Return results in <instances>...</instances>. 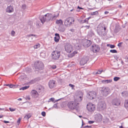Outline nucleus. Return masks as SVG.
Listing matches in <instances>:
<instances>
[{
  "instance_id": "nucleus-1",
  "label": "nucleus",
  "mask_w": 128,
  "mask_h": 128,
  "mask_svg": "<svg viewBox=\"0 0 128 128\" xmlns=\"http://www.w3.org/2000/svg\"><path fill=\"white\" fill-rule=\"evenodd\" d=\"M52 14H51L48 13L44 16L42 18L40 19L41 22L43 24L46 21L48 22L52 20Z\"/></svg>"
},
{
  "instance_id": "nucleus-2",
  "label": "nucleus",
  "mask_w": 128,
  "mask_h": 128,
  "mask_svg": "<svg viewBox=\"0 0 128 128\" xmlns=\"http://www.w3.org/2000/svg\"><path fill=\"white\" fill-rule=\"evenodd\" d=\"M76 100H75L74 101L70 102H68V107L70 109L74 110L76 109L79 104L78 102H77Z\"/></svg>"
},
{
  "instance_id": "nucleus-3",
  "label": "nucleus",
  "mask_w": 128,
  "mask_h": 128,
  "mask_svg": "<svg viewBox=\"0 0 128 128\" xmlns=\"http://www.w3.org/2000/svg\"><path fill=\"white\" fill-rule=\"evenodd\" d=\"M74 19L73 17H68L65 20V25L66 26H70L74 24Z\"/></svg>"
},
{
  "instance_id": "nucleus-4",
  "label": "nucleus",
  "mask_w": 128,
  "mask_h": 128,
  "mask_svg": "<svg viewBox=\"0 0 128 128\" xmlns=\"http://www.w3.org/2000/svg\"><path fill=\"white\" fill-rule=\"evenodd\" d=\"M100 90L103 95L105 96H106L109 93V88L107 87H101L100 88Z\"/></svg>"
},
{
  "instance_id": "nucleus-5",
  "label": "nucleus",
  "mask_w": 128,
  "mask_h": 128,
  "mask_svg": "<svg viewBox=\"0 0 128 128\" xmlns=\"http://www.w3.org/2000/svg\"><path fill=\"white\" fill-rule=\"evenodd\" d=\"M34 66L36 69L42 70L44 68V65L41 62L36 61L34 62Z\"/></svg>"
},
{
  "instance_id": "nucleus-6",
  "label": "nucleus",
  "mask_w": 128,
  "mask_h": 128,
  "mask_svg": "<svg viewBox=\"0 0 128 128\" xmlns=\"http://www.w3.org/2000/svg\"><path fill=\"white\" fill-rule=\"evenodd\" d=\"M60 52L57 51H54L52 54V57L54 60H58L60 58Z\"/></svg>"
},
{
  "instance_id": "nucleus-7",
  "label": "nucleus",
  "mask_w": 128,
  "mask_h": 128,
  "mask_svg": "<svg viewBox=\"0 0 128 128\" xmlns=\"http://www.w3.org/2000/svg\"><path fill=\"white\" fill-rule=\"evenodd\" d=\"M106 105L105 102L102 101L100 102L98 106L97 109L98 110L102 111L104 110L106 108Z\"/></svg>"
},
{
  "instance_id": "nucleus-8",
  "label": "nucleus",
  "mask_w": 128,
  "mask_h": 128,
  "mask_svg": "<svg viewBox=\"0 0 128 128\" xmlns=\"http://www.w3.org/2000/svg\"><path fill=\"white\" fill-rule=\"evenodd\" d=\"M86 107L88 110L91 112H93L95 109V105L91 103H88Z\"/></svg>"
},
{
  "instance_id": "nucleus-9",
  "label": "nucleus",
  "mask_w": 128,
  "mask_h": 128,
  "mask_svg": "<svg viewBox=\"0 0 128 128\" xmlns=\"http://www.w3.org/2000/svg\"><path fill=\"white\" fill-rule=\"evenodd\" d=\"M65 50L67 52L70 53L73 50V48L72 45L69 43L66 44L64 46Z\"/></svg>"
},
{
  "instance_id": "nucleus-10",
  "label": "nucleus",
  "mask_w": 128,
  "mask_h": 128,
  "mask_svg": "<svg viewBox=\"0 0 128 128\" xmlns=\"http://www.w3.org/2000/svg\"><path fill=\"white\" fill-rule=\"evenodd\" d=\"M96 94L94 91H92L88 93L87 94V97L90 99H92L96 98Z\"/></svg>"
},
{
  "instance_id": "nucleus-11",
  "label": "nucleus",
  "mask_w": 128,
  "mask_h": 128,
  "mask_svg": "<svg viewBox=\"0 0 128 128\" xmlns=\"http://www.w3.org/2000/svg\"><path fill=\"white\" fill-rule=\"evenodd\" d=\"M56 82L55 81L53 80H51L48 82V86L50 88H52L56 87Z\"/></svg>"
},
{
  "instance_id": "nucleus-12",
  "label": "nucleus",
  "mask_w": 128,
  "mask_h": 128,
  "mask_svg": "<svg viewBox=\"0 0 128 128\" xmlns=\"http://www.w3.org/2000/svg\"><path fill=\"white\" fill-rule=\"evenodd\" d=\"M100 49L99 46L98 45L94 44L91 48V50L94 52H98Z\"/></svg>"
},
{
  "instance_id": "nucleus-13",
  "label": "nucleus",
  "mask_w": 128,
  "mask_h": 128,
  "mask_svg": "<svg viewBox=\"0 0 128 128\" xmlns=\"http://www.w3.org/2000/svg\"><path fill=\"white\" fill-rule=\"evenodd\" d=\"M88 60V57H84L81 58L80 64L81 65H84L86 63Z\"/></svg>"
},
{
  "instance_id": "nucleus-14",
  "label": "nucleus",
  "mask_w": 128,
  "mask_h": 128,
  "mask_svg": "<svg viewBox=\"0 0 128 128\" xmlns=\"http://www.w3.org/2000/svg\"><path fill=\"white\" fill-rule=\"evenodd\" d=\"M112 104L115 106H118L120 104V100L118 99H114L113 100L112 102Z\"/></svg>"
},
{
  "instance_id": "nucleus-15",
  "label": "nucleus",
  "mask_w": 128,
  "mask_h": 128,
  "mask_svg": "<svg viewBox=\"0 0 128 128\" xmlns=\"http://www.w3.org/2000/svg\"><path fill=\"white\" fill-rule=\"evenodd\" d=\"M91 43V42L90 40H85L83 42V45L86 47H88L90 45Z\"/></svg>"
},
{
  "instance_id": "nucleus-16",
  "label": "nucleus",
  "mask_w": 128,
  "mask_h": 128,
  "mask_svg": "<svg viewBox=\"0 0 128 128\" xmlns=\"http://www.w3.org/2000/svg\"><path fill=\"white\" fill-rule=\"evenodd\" d=\"M106 28L105 27H103L102 26H99L98 28V32L100 35V32H103L106 30Z\"/></svg>"
},
{
  "instance_id": "nucleus-17",
  "label": "nucleus",
  "mask_w": 128,
  "mask_h": 128,
  "mask_svg": "<svg viewBox=\"0 0 128 128\" xmlns=\"http://www.w3.org/2000/svg\"><path fill=\"white\" fill-rule=\"evenodd\" d=\"M31 93L32 96L34 98H36L38 96V95L37 92L35 90H32Z\"/></svg>"
},
{
  "instance_id": "nucleus-18",
  "label": "nucleus",
  "mask_w": 128,
  "mask_h": 128,
  "mask_svg": "<svg viewBox=\"0 0 128 128\" xmlns=\"http://www.w3.org/2000/svg\"><path fill=\"white\" fill-rule=\"evenodd\" d=\"M14 11V9L12 6H8L6 9V12L8 13H11Z\"/></svg>"
},
{
  "instance_id": "nucleus-19",
  "label": "nucleus",
  "mask_w": 128,
  "mask_h": 128,
  "mask_svg": "<svg viewBox=\"0 0 128 128\" xmlns=\"http://www.w3.org/2000/svg\"><path fill=\"white\" fill-rule=\"evenodd\" d=\"M37 36L36 35L34 34H28L26 36V38L28 40H32L33 37H37Z\"/></svg>"
},
{
  "instance_id": "nucleus-20",
  "label": "nucleus",
  "mask_w": 128,
  "mask_h": 128,
  "mask_svg": "<svg viewBox=\"0 0 128 128\" xmlns=\"http://www.w3.org/2000/svg\"><path fill=\"white\" fill-rule=\"evenodd\" d=\"M55 35V36L54 37V41L56 42H58L60 38L59 34H58L56 33Z\"/></svg>"
},
{
  "instance_id": "nucleus-21",
  "label": "nucleus",
  "mask_w": 128,
  "mask_h": 128,
  "mask_svg": "<svg viewBox=\"0 0 128 128\" xmlns=\"http://www.w3.org/2000/svg\"><path fill=\"white\" fill-rule=\"evenodd\" d=\"M58 30L60 32H63L65 31V28L64 26L62 24L60 26H59L58 28Z\"/></svg>"
},
{
  "instance_id": "nucleus-22",
  "label": "nucleus",
  "mask_w": 128,
  "mask_h": 128,
  "mask_svg": "<svg viewBox=\"0 0 128 128\" xmlns=\"http://www.w3.org/2000/svg\"><path fill=\"white\" fill-rule=\"evenodd\" d=\"M56 24L59 25V26H60L63 24V22L61 19L57 20L56 21Z\"/></svg>"
},
{
  "instance_id": "nucleus-23",
  "label": "nucleus",
  "mask_w": 128,
  "mask_h": 128,
  "mask_svg": "<svg viewBox=\"0 0 128 128\" xmlns=\"http://www.w3.org/2000/svg\"><path fill=\"white\" fill-rule=\"evenodd\" d=\"M124 107L128 110V100H126L125 101L124 103Z\"/></svg>"
},
{
  "instance_id": "nucleus-24",
  "label": "nucleus",
  "mask_w": 128,
  "mask_h": 128,
  "mask_svg": "<svg viewBox=\"0 0 128 128\" xmlns=\"http://www.w3.org/2000/svg\"><path fill=\"white\" fill-rule=\"evenodd\" d=\"M112 81V80H103L102 81V82L103 83H110Z\"/></svg>"
},
{
  "instance_id": "nucleus-25",
  "label": "nucleus",
  "mask_w": 128,
  "mask_h": 128,
  "mask_svg": "<svg viewBox=\"0 0 128 128\" xmlns=\"http://www.w3.org/2000/svg\"><path fill=\"white\" fill-rule=\"evenodd\" d=\"M106 34V33L105 31H104L103 32H100V35L101 36H105Z\"/></svg>"
},
{
  "instance_id": "nucleus-26",
  "label": "nucleus",
  "mask_w": 128,
  "mask_h": 128,
  "mask_svg": "<svg viewBox=\"0 0 128 128\" xmlns=\"http://www.w3.org/2000/svg\"><path fill=\"white\" fill-rule=\"evenodd\" d=\"M83 98V96H79V98L78 99V100L76 99V100H77V102H78V103H79V102H81L82 99Z\"/></svg>"
},
{
  "instance_id": "nucleus-27",
  "label": "nucleus",
  "mask_w": 128,
  "mask_h": 128,
  "mask_svg": "<svg viewBox=\"0 0 128 128\" xmlns=\"http://www.w3.org/2000/svg\"><path fill=\"white\" fill-rule=\"evenodd\" d=\"M29 86H26L24 87H22L21 88H20V90H25L27 88H29Z\"/></svg>"
},
{
  "instance_id": "nucleus-28",
  "label": "nucleus",
  "mask_w": 128,
  "mask_h": 128,
  "mask_svg": "<svg viewBox=\"0 0 128 128\" xmlns=\"http://www.w3.org/2000/svg\"><path fill=\"white\" fill-rule=\"evenodd\" d=\"M40 46V44H37L35 45H34V48L36 49L39 48Z\"/></svg>"
},
{
  "instance_id": "nucleus-29",
  "label": "nucleus",
  "mask_w": 128,
  "mask_h": 128,
  "mask_svg": "<svg viewBox=\"0 0 128 128\" xmlns=\"http://www.w3.org/2000/svg\"><path fill=\"white\" fill-rule=\"evenodd\" d=\"M98 14V12L97 11L92 12L91 13V15H95Z\"/></svg>"
},
{
  "instance_id": "nucleus-30",
  "label": "nucleus",
  "mask_w": 128,
  "mask_h": 128,
  "mask_svg": "<svg viewBox=\"0 0 128 128\" xmlns=\"http://www.w3.org/2000/svg\"><path fill=\"white\" fill-rule=\"evenodd\" d=\"M120 79V78L119 77H116L114 78V81H117L118 80Z\"/></svg>"
},
{
  "instance_id": "nucleus-31",
  "label": "nucleus",
  "mask_w": 128,
  "mask_h": 128,
  "mask_svg": "<svg viewBox=\"0 0 128 128\" xmlns=\"http://www.w3.org/2000/svg\"><path fill=\"white\" fill-rule=\"evenodd\" d=\"M110 52L112 53H116L117 52V51L115 50H110Z\"/></svg>"
},
{
  "instance_id": "nucleus-32",
  "label": "nucleus",
  "mask_w": 128,
  "mask_h": 128,
  "mask_svg": "<svg viewBox=\"0 0 128 128\" xmlns=\"http://www.w3.org/2000/svg\"><path fill=\"white\" fill-rule=\"evenodd\" d=\"M30 115H26L24 116V118L26 119H28L30 117Z\"/></svg>"
},
{
  "instance_id": "nucleus-33",
  "label": "nucleus",
  "mask_w": 128,
  "mask_h": 128,
  "mask_svg": "<svg viewBox=\"0 0 128 128\" xmlns=\"http://www.w3.org/2000/svg\"><path fill=\"white\" fill-rule=\"evenodd\" d=\"M54 98H51L49 99V100H48V102H50L51 101L52 102H53L54 101Z\"/></svg>"
},
{
  "instance_id": "nucleus-34",
  "label": "nucleus",
  "mask_w": 128,
  "mask_h": 128,
  "mask_svg": "<svg viewBox=\"0 0 128 128\" xmlns=\"http://www.w3.org/2000/svg\"><path fill=\"white\" fill-rule=\"evenodd\" d=\"M102 72V70H98V72H96V74H100Z\"/></svg>"
},
{
  "instance_id": "nucleus-35",
  "label": "nucleus",
  "mask_w": 128,
  "mask_h": 128,
  "mask_svg": "<svg viewBox=\"0 0 128 128\" xmlns=\"http://www.w3.org/2000/svg\"><path fill=\"white\" fill-rule=\"evenodd\" d=\"M82 23H86L87 24L88 23V22L87 21L86 18L84 20L81 21Z\"/></svg>"
},
{
  "instance_id": "nucleus-36",
  "label": "nucleus",
  "mask_w": 128,
  "mask_h": 128,
  "mask_svg": "<svg viewBox=\"0 0 128 128\" xmlns=\"http://www.w3.org/2000/svg\"><path fill=\"white\" fill-rule=\"evenodd\" d=\"M57 16H56V15H54V16H53L52 15V20H54L56 19V18L57 17Z\"/></svg>"
},
{
  "instance_id": "nucleus-37",
  "label": "nucleus",
  "mask_w": 128,
  "mask_h": 128,
  "mask_svg": "<svg viewBox=\"0 0 128 128\" xmlns=\"http://www.w3.org/2000/svg\"><path fill=\"white\" fill-rule=\"evenodd\" d=\"M15 34V32L14 31V30H12L11 32V34L12 36H14Z\"/></svg>"
},
{
  "instance_id": "nucleus-38",
  "label": "nucleus",
  "mask_w": 128,
  "mask_h": 128,
  "mask_svg": "<svg viewBox=\"0 0 128 128\" xmlns=\"http://www.w3.org/2000/svg\"><path fill=\"white\" fill-rule=\"evenodd\" d=\"M41 114L43 116H45L46 115V113L44 112H42Z\"/></svg>"
},
{
  "instance_id": "nucleus-39",
  "label": "nucleus",
  "mask_w": 128,
  "mask_h": 128,
  "mask_svg": "<svg viewBox=\"0 0 128 128\" xmlns=\"http://www.w3.org/2000/svg\"><path fill=\"white\" fill-rule=\"evenodd\" d=\"M56 65H53L51 66V67L53 69H55L56 68Z\"/></svg>"
},
{
  "instance_id": "nucleus-40",
  "label": "nucleus",
  "mask_w": 128,
  "mask_h": 128,
  "mask_svg": "<svg viewBox=\"0 0 128 128\" xmlns=\"http://www.w3.org/2000/svg\"><path fill=\"white\" fill-rule=\"evenodd\" d=\"M26 6L25 4H23L22 5V8L24 10L25 9H26Z\"/></svg>"
},
{
  "instance_id": "nucleus-41",
  "label": "nucleus",
  "mask_w": 128,
  "mask_h": 128,
  "mask_svg": "<svg viewBox=\"0 0 128 128\" xmlns=\"http://www.w3.org/2000/svg\"><path fill=\"white\" fill-rule=\"evenodd\" d=\"M53 108H57V103L55 104L53 106Z\"/></svg>"
},
{
  "instance_id": "nucleus-42",
  "label": "nucleus",
  "mask_w": 128,
  "mask_h": 128,
  "mask_svg": "<svg viewBox=\"0 0 128 128\" xmlns=\"http://www.w3.org/2000/svg\"><path fill=\"white\" fill-rule=\"evenodd\" d=\"M92 128V126H86L83 127V128Z\"/></svg>"
},
{
  "instance_id": "nucleus-43",
  "label": "nucleus",
  "mask_w": 128,
  "mask_h": 128,
  "mask_svg": "<svg viewBox=\"0 0 128 128\" xmlns=\"http://www.w3.org/2000/svg\"><path fill=\"white\" fill-rule=\"evenodd\" d=\"M123 44V42H121L119 43L118 44V46L119 47L121 46V45Z\"/></svg>"
},
{
  "instance_id": "nucleus-44",
  "label": "nucleus",
  "mask_w": 128,
  "mask_h": 128,
  "mask_svg": "<svg viewBox=\"0 0 128 128\" xmlns=\"http://www.w3.org/2000/svg\"><path fill=\"white\" fill-rule=\"evenodd\" d=\"M9 110L10 111L12 112L15 110V109L14 108H9Z\"/></svg>"
},
{
  "instance_id": "nucleus-45",
  "label": "nucleus",
  "mask_w": 128,
  "mask_h": 128,
  "mask_svg": "<svg viewBox=\"0 0 128 128\" xmlns=\"http://www.w3.org/2000/svg\"><path fill=\"white\" fill-rule=\"evenodd\" d=\"M69 86L72 88V89L73 88L74 86V85L72 84H70L69 85Z\"/></svg>"
},
{
  "instance_id": "nucleus-46",
  "label": "nucleus",
  "mask_w": 128,
  "mask_h": 128,
  "mask_svg": "<svg viewBox=\"0 0 128 128\" xmlns=\"http://www.w3.org/2000/svg\"><path fill=\"white\" fill-rule=\"evenodd\" d=\"M110 47L111 48H114L115 47V46L114 45L110 44Z\"/></svg>"
},
{
  "instance_id": "nucleus-47",
  "label": "nucleus",
  "mask_w": 128,
  "mask_h": 128,
  "mask_svg": "<svg viewBox=\"0 0 128 128\" xmlns=\"http://www.w3.org/2000/svg\"><path fill=\"white\" fill-rule=\"evenodd\" d=\"M20 120H21V118H19L18 119V120L17 121V123H18V125L20 123Z\"/></svg>"
},
{
  "instance_id": "nucleus-48",
  "label": "nucleus",
  "mask_w": 128,
  "mask_h": 128,
  "mask_svg": "<svg viewBox=\"0 0 128 128\" xmlns=\"http://www.w3.org/2000/svg\"><path fill=\"white\" fill-rule=\"evenodd\" d=\"M84 28H86V29H88L89 28V27H90V26H84Z\"/></svg>"
},
{
  "instance_id": "nucleus-49",
  "label": "nucleus",
  "mask_w": 128,
  "mask_h": 128,
  "mask_svg": "<svg viewBox=\"0 0 128 128\" xmlns=\"http://www.w3.org/2000/svg\"><path fill=\"white\" fill-rule=\"evenodd\" d=\"M14 88H16L18 86V84H13Z\"/></svg>"
},
{
  "instance_id": "nucleus-50",
  "label": "nucleus",
  "mask_w": 128,
  "mask_h": 128,
  "mask_svg": "<svg viewBox=\"0 0 128 128\" xmlns=\"http://www.w3.org/2000/svg\"><path fill=\"white\" fill-rule=\"evenodd\" d=\"M94 122L92 121H88V122L89 124H91L93 123Z\"/></svg>"
},
{
  "instance_id": "nucleus-51",
  "label": "nucleus",
  "mask_w": 128,
  "mask_h": 128,
  "mask_svg": "<svg viewBox=\"0 0 128 128\" xmlns=\"http://www.w3.org/2000/svg\"><path fill=\"white\" fill-rule=\"evenodd\" d=\"M84 124H84L83 123V120H82V126L81 127V128H83L84 126H83Z\"/></svg>"
},
{
  "instance_id": "nucleus-52",
  "label": "nucleus",
  "mask_w": 128,
  "mask_h": 128,
  "mask_svg": "<svg viewBox=\"0 0 128 128\" xmlns=\"http://www.w3.org/2000/svg\"><path fill=\"white\" fill-rule=\"evenodd\" d=\"M9 87L10 88H14L13 84H10V85H9Z\"/></svg>"
},
{
  "instance_id": "nucleus-53",
  "label": "nucleus",
  "mask_w": 128,
  "mask_h": 128,
  "mask_svg": "<svg viewBox=\"0 0 128 128\" xmlns=\"http://www.w3.org/2000/svg\"><path fill=\"white\" fill-rule=\"evenodd\" d=\"M4 122L5 123H8L9 122V121H5V120H4Z\"/></svg>"
},
{
  "instance_id": "nucleus-54",
  "label": "nucleus",
  "mask_w": 128,
  "mask_h": 128,
  "mask_svg": "<svg viewBox=\"0 0 128 128\" xmlns=\"http://www.w3.org/2000/svg\"><path fill=\"white\" fill-rule=\"evenodd\" d=\"M78 8L80 9H83V8H82L80 7L79 6H78Z\"/></svg>"
},
{
  "instance_id": "nucleus-55",
  "label": "nucleus",
  "mask_w": 128,
  "mask_h": 128,
  "mask_svg": "<svg viewBox=\"0 0 128 128\" xmlns=\"http://www.w3.org/2000/svg\"><path fill=\"white\" fill-rule=\"evenodd\" d=\"M24 78H25V77H24L23 76H20V78L22 79H24Z\"/></svg>"
},
{
  "instance_id": "nucleus-56",
  "label": "nucleus",
  "mask_w": 128,
  "mask_h": 128,
  "mask_svg": "<svg viewBox=\"0 0 128 128\" xmlns=\"http://www.w3.org/2000/svg\"><path fill=\"white\" fill-rule=\"evenodd\" d=\"M77 52L76 51H74L73 52V53L74 54V55H72V56H73L74 54H77Z\"/></svg>"
},
{
  "instance_id": "nucleus-57",
  "label": "nucleus",
  "mask_w": 128,
  "mask_h": 128,
  "mask_svg": "<svg viewBox=\"0 0 128 128\" xmlns=\"http://www.w3.org/2000/svg\"><path fill=\"white\" fill-rule=\"evenodd\" d=\"M76 47H78H78H77L76 48H80V45H77L76 46Z\"/></svg>"
},
{
  "instance_id": "nucleus-58",
  "label": "nucleus",
  "mask_w": 128,
  "mask_h": 128,
  "mask_svg": "<svg viewBox=\"0 0 128 128\" xmlns=\"http://www.w3.org/2000/svg\"><path fill=\"white\" fill-rule=\"evenodd\" d=\"M26 98H27L28 99V100H30V97L28 96H27V97H26Z\"/></svg>"
},
{
  "instance_id": "nucleus-59",
  "label": "nucleus",
  "mask_w": 128,
  "mask_h": 128,
  "mask_svg": "<svg viewBox=\"0 0 128 128\" xmlns=\"http://www.w3.org/2000/svg\"><path fill=\"white\" fill-rule=\"evenodd\" d=\"M91 18V17H89L87 18H86V20H87V21L88 22V20L90 19Z\"/></svg>"
},
{
  "instance_id": "nucleus-60",
  "label": "nucleus",
  "mask_w": 128,
  "mask_h": 128,
  "mask_svg": "<svg viewBox=\"0 0 128 128\" xmlns=\"http://www.w3.org/2000/svg\"><path fill=\"white\" fill-rule=\"evenodd\" d=\"M109 13V12L107 11H106L104 12V14H107Z\"/></svg>"
},
{
  "instance_id": "nucleus-61",
  "label": "nucleus",
  "mask_w": 128,
  "mask_h": 128,
  "mask_svg": "<svg viewBox=\"0 0 128 128\" xmlns=\"http://www.w3.org/2000/svg\"><path fill=\"white\" fill-rule=\"evenodd\" d=\"M3 116L2 114H0V118H2L3 117Z\"/></svg>"
},
{
  "instance_id": "nucleus-62",
  "label": "nucleus",
  "mask_w": 128,
  "mask_h": 128,
  "mask_svg": "<svg viewBox=\"0 0 128 128\" xmlns=\"http://www.w3.org/2000/svg\"><path fill=\"white\" fill-rule=\"evenodd\" d=\"M99 116H100V120H102V116L100 114H99Z\"/></svg>"
},
{
  "instance_id": "nucleus-63",
  "label": "nucleus",
  "mask_w": 128,
  "mask_h": 128,
  "mask_svg": "<svg viewBox=\"0 0 128 128\" xmlns=\"http://www.w3.org/2000/svg\"><path fill=\"white\" fill-rule=\"evenodd\" d=\"M18 100H22V99L21 98H19L18 99Z\"/></svg>"
},
{
  "instance_id": "nucleus-64",
  "label": "nucleus",
  "mask_w": 128,
  "mask_h": 128,
  "mask_svg": "<svg viewBox=\"0 0 128 128\" xmlns=\"http://www.w3.org/2000/svg\"><path fill=\"white\" fill-rule=\"evenodd\" d=\"M60 99H58V100H56V101H56V102H58V100H60Z\"/></svg>"
}]
</instances>
